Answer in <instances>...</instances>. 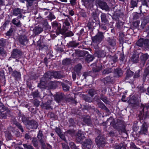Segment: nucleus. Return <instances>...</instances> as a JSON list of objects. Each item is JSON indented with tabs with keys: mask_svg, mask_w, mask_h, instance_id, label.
Returning a JSON list of instances; mask_svg holds the SVG:
<instances>
[{
	"mask_svg": "<svg viewBox=\"0 0 149 149\" xmlns=\"http://www.w3.org/2000/svg\"><path fill=\"white\" fill-rule=\"evenodd\" d=\"M95 141L97 145L99 147H102L104 146L105 141L103 137L99 136L95 139Z\"/></svg>",
	"mask_w": 149,
	"mask_h": 149,
	"instance_id": "obj_7",
	"label": "nucleus"
},
{
	"mask_svg": "<svg viewBox=\"0 0 149 149\" xmlns=\"http://www.w3.org/2000/svg\"><path fill=\"white\" fill-rule=\"evenodd\" d=\"M93 66V70L95 72L100 71L102 69V66L100 64H97L96 63H93L91 65Z\"/></svg>",
	"mask_w": 149,
	"mask_h": 149,
	"instance_id": "obj_17",
	"label": "nucleus"
},
{
	"mask_svg": "<svg viewBox=\"0 0 149 149\" xmlns=\"http://www.w3.org/2000/svg\"><path fill=\"white\" fill-rule=\"evenodd\" d=\"M22 55L21 51L17 49H13L11 54V57L12 58H16V61L18 62L19 59L20 58Z\"/></svg>",
	"mask_w": 149,
	"mask_h": 149,
	"instance_id": "obj_4",
	"label": "nucleus"
},
{
	"mask_svg": "<svg viewBox=\"0 0 149 149\" xmlns=\"http://www.w3.org/2000/svg\"><path fill=\"white\" fill-rule=\"evenodd\" d=\"M107 57L110 58V60L113 61L114 63H115L117 61V57L116 56H111L110 55H108Z\"/></svg>",
	"mask_w": 149,
	"mask_h": 149,
	"instance_id": "obj_46",
	"label": "nucleus"
},
{
	"mask_svg": "<svg viewBox=\"0 0 149 149\" xmlns=\"http://www.w3.org/2000/svg\"><path fill=\"white\" fill-rule=\"evenodd\" d=\"M38 0H26L27 2L26 6L27 7L29 8L30 7H31L33 6L34 2H38Z\"/></svg>",
	"mask_w": 149,
	"mask_h": 149,
	"instance_id": "obj_37",
	"label": "nucleus"
},
{
	"mask_svg": "<svg viewBox=\"0 0 149 149\" xmlns=\"http://www.w3.org/2000/svg\"><path fill=\"white\" fill-rule=\"evenodd\" d=\"M15 125L22 132H24V127L20 123H17L15 124Z\"/></svg>",
	"mask_w": 149,
	"mask_h": 149,
	"instance_id": "obj_49",
	"label": "nucleus"
},
{
	"mask_svg": "<svg viewBox=\"0 0 149 149\" xmlns=\"http://www.w3.org/2000/svg\"><path fill=\"white\" fill-rule=\"evenodd\" d=\"M82 67L81 64H79L76 65L74 68V71L76 72L77 75H79Z\"/></svg>",
	"mask_w": 149,
	"mask_h": 149,
	"instance_id": "obj_23",
	"label": "nucleus"
},
{
	"mask_svg": "<svg viewBox=\"0 0 149 149\" xmlns=\"http://www.w3.org/2000/svg\"><path fill=\"white\" fill-rule=\"evenodd\" d=\"M112 72V70L111 68H108L105 69L103 71V74H108Z\"/></svg>",
	"mask_w": 149,
	"mask_h": 149,
	"instance_id": "obj_50",
	"label": "nucleus"
},
{
	"mask_svg": "<svg viewBox=\"0 0 149 149\" xmlns=\"http://www.w3.org/2000/svg\"><path fill=\"white\" fill-rule=\"evenodd\" d=\"M106 122L107 123L108 122H109L110 125L112 126L113 127L115 128L116 127L115 120L113 118H110L107 119Z\"/></svg>",
	"mask_w": 149,
	"mask_h": 149,
	"instance_id": "obj_35",
	"label": "nucleus"
},
{
	"mask_svg": "<svg viewBox=\"0 0 149 149\" xmlns=\"http://www.w3.org/2000/svg\"><path fill=\"white\" fill-rule=\"evenodd\" d=\"M123 24L124 22L119 21L118 22L116 23V25L117 27L120 29L123 27Z\"/></svg>",
	"mask_w": 149,
	"mask_h": 149,
	"instance_id": "obj_59",
	"label": "nucleus"
},
{
	"mask_svg": "<svg viewBox=\"0 0 149 149\" xmlns=\"http://www.w3.org/2000/svg\"><path fill=\"white\" fill-rule=\"evenodd\" d=\"M98 57H104L106 55V53L104 50H100L97 52Z\"/></svg>",
	"mask_w": 149,
	"mask_h": 149,
	"instance_id": "obj_29",
	"label": "nucleus"
},
{
	"mask_svg": "<svg viewBox=\"0 0 149 149\" xmlns=\"http://www.w3.org/2000/svg\"><path fill=\"white\" fill-rule=\"evenodd\" d=\"M17 21L16 19H13L12 21V22L14 24L16 25L17 26H19L20 25L21 23L19 20L17 23H16Z\"/></svg>",
	"mask_w": 149,
	"mask_h": 149,
	"instance_id": "obj_58",
	"label": "nucleus"
},
{
	"mask_svg": "<svg viewBox=\"0 0 149 149\" xmlns=\"http://www.w3.org/2000/svg\"><path fill=\"white\" fill-rule=\"evenodd\" d=\"M142 8V9L144 13H145L147 11V9L149 8L148 3L146 1V0H143L142 2V5L139 7V9L140 10V13H141L142 12L141 11V8Z\"/></svg>",
	"mask_w": 149,
	"mask_h": 149,
	"instance_id": "obj_11",
	"label": "nucleus"
},
{
	"mask_svg": "<svg viewBox=\"0 0 149 149\" xmlns=\"http://www.w3.org/2000/svg\"><path fill=\"white\" fill-rule=\"evenodd\" d=\"M92 142L90 139H87L86 140L83 142V148L85 149L86 148L90 149L91 148Z\"/></svg>",
	"mask_w": 149,
	"mask_h": 149,
	"instance_id": "obj_10",
	"label": "nucleus"
},
{
	"mask_svg": "<svg viewBox=\"0 0 149 149\" xmlns=\"http://www.w3.org/2000/svg\"><path fill=\"white\" fill-rule=\"evenodd\" d=\"M148 131V126L145 123H143L141 127L140 133L141 134H146Z\"/></svg>",
	"mask_w": 149,
	"mask_h": 149,
	"instance_id": "obj_16",
	"label": "nucleus"
},
{
	"mask_svg": "<svg viewBox=\"0 0 149 149\" xmlns=\"http://www.w3.org/2000/svg\"><path fill=\"white\" fill-rule=\"evenodd\" d=\"M51 101L50 100H47V102L43 104V107L47 109H49L50 108V105Z\"/></svg>",
	"mask_w": 149,
	"mask_h": 149,
	"instance_id": "obj_39",
	"label": "nucleus"
},
{
	"mask_svg": "<svg viewBox=\"0 0 149 149\" xmlns=\"http://www.w3.org/2000/svg\"><path fill=\"white\" fill-rule=\"evenodd\" d=\"M61 85L62 86L63 90L65 91H69L70 87L67 85L63 83H61Z\"/></svg>",
	"mask_w": 149,
	"mask_h": 149,
	"instance_id": "obj_45",
	"label": "nucleus"
},
{
	"mask_svg": "<svg viewBox=\"0 0 149 149\" xmlns=\"http://www.w3.org/2000/svg\"><path fill=\"white\" fill-rule=\"evenodd\" d=\"M44 26L46 32H48L50 31L51 27L49 25L47 22H46L44 23Z\"/></svg>",
	"mask_w": 149,
	"mask_h": 149,
	"instance_id": "obj_47",
	"label": "nucleus"
},
{
	"mask_svg": "<svg viewBox=\"0 0 149 149\" xmlns=\"http://www.w3.org/2000/svg\"><path fill=\"white\" fill-rule=\"evenodd\" d=\"M144 47L149 48V40L144 39Z\"/></svg>",
	"mask_w": 149,
	"mask_h": 149,
	"instance_id": "obj_61",
	"label": "nucleus"
},
{
	"mask_svg": "<svg viewBox=\"0 0 149 149\" xmlns=\"http://www.w3.org/2000/svg\"><path fill=\"white\" fill-rule=\"evenodd\" d=\"M18 40L21 44L24 45L28 42V40L27 37L25 35L19 36Z\"/></svg>",
	"mask_w": 149,
	"mask_h": 149,
	"instance_id": "obj_8",
	"label": "nucleus"
},
{
	"mask_svg": "<svg viewBox=\"0 0 149 149\" xmlns=\"http://www.w3.org/2000/svg\"><path fill=\"white\" fill-rule=\"evenodd\" d=\"M98 92V91L97 90L91 89L88 91V93L92 97L94 95L97 93Z\"/></svg>",
	"mask_w": 149,
	"mask_h": 149,
	"instance_id": "obj_36",
	"label": "nucleus"
},
{
	"mask_svg": "<svg viewBox=\"0 0 149 149\" xmlns=\"http://www.w3.org/2000/svg\"><path fill=\"white\" fill-rule=\"evenodd\" d=\"M104 38V33L98 31L95 36L92 38V45L97 48L99 44L102 41Z\"/></svg>",
	"mask_w": 149,
	"mask_h": 149,
	"instance_id": "obj_1",
	"label": "nucleus"
},
{
	"mask_svg": "<svg viewBox=\"0 0 149 149\" xmlns=\"http://www.w3.org/2000/svg\"><path fill=\"white\" fill-rule=\"evenodd\" d=\"M84 3L88 6H91L93 3L94 0H83Z\"/></svg>",
	"mask_w": 149,
	"mask_h": 149,
	"instance_id": "obj_40",
	"label": "nucleus"
},
{
	"mask_svg": "<svg viewBox=\"0 0 149 149\" xmlns=\"http://www.w3.org/2000/svg\"><path fill=\"white\" fill-rule=\"evenodd\" d=\"M62 35L66 37H71L73 36L74 34L71 31H70L67 32H65Z\"/></svg>",
	"mask_w": 149,
	"mask_h": 149,
	"instance_id": "obj_57",
	"label": "nucleus"
},
{
	"mask_svg": "<svg viewBox=\"0 0 149 149\" xmlns=\"http://www.w3.org/2000/svg\"><path fill=\"white\" fill-rule=\"evenodd\" d=\"M69 144L71 149H79L73 142H71L69 143Z\"/></svg>",
	"mask_w": 149,
	"mask_h": 149,
	"instance_id": "obj_56",
	"label": "nucleus"
},
{
	"mask_svg": "<svg viewBox=\"0 0 149 149\" xmlns=\"http://www.w3.org/2000/svg\"><path fill=\"white\" fill-rule=\"evenodd\" d=\"M63 95L61 93L55 95V99L58 103H59L63 99Z\"/></svg>",
	"mask_w": 149,
	"mask_h": 149,
	"instance_id": "obj_24",
	"label": "nucleus"
},
{
	"mask_svg": "<svg viewBox=\"0 0 149 149\" xmlns=\"http://www.w3.org/2000/svg\"><path fill=\"white\" fill-rule=\"evenodd\" d=\"M5 136L6 139L8 140H10L12 138V136L10 133L8 131H6L5 132Z\"/></svg>",
	"mask_w": 149,
	"mask_h": 149,
	"instance_id": "obj_53",
	"label": "nucleus"
},
{
	"mask_svg": "<svg viewBox=\"0 0 149 149\" xmlns=\"http://www.w3.org/2000/svg\"><path fill=\"white\" fill-rule=\"evenodd\" d=\"M11 75L16 79H19L21 78V74L20 72L16 70H14L13 73Z\"/></svg>",
	"mask_w": 149,
	"mask_h": 149,
	"instance_id": "obj_31",
	"label": "nucleus"
},
{
	"mask_svg": "<svg viewBox=\"0 0 149 149\" xmlns=\"http://www.w3.org/2000/svg\"><path fill=\"white\" fill-rule=\"evenodd\" d=\"M114 147L116 149H126L123 146H120L118 144H116L115 145Z\"/></svg>",
	"mask_w": 149,
	"mask_h": 149,
	"instance_id": "obj_64",
	"label": "nucleus"
},
{
	"mask_svg": "<svg viewBox=\"0 0 149 149\" xmlns=\"http://www.w3.org/2000/svg\"><path fill=\"white\" fill-rule=\"evenodd\" d=\"M134 72L131 71L130 70H127L126 72V79H127L129 78H131L132 77L133 74Z\"/></svg>",
	"mask_w": 149,
	"mask_h": 149,
	"instance_id": "obj_38",
	"label": "nucleus"
},
{
	"mask_svg": "<svg viewBox=\"0 0 149 149\" xmlns=\"http://www.w3.org/2000/svg\"><path fill=\"white\" fill-rule=\"evenodd\" d=\"M141 109V111H140V113L139 114V116L140 117L142 116V119L146 118L147 117V114L146 113H145L144 112V109L146 108L147 109H149V104H145V105L141 104L140 107Z\"/></svg>",
	"mask_w": 149,
	"mask_h": 149,
	"instance_id": "obj_5",
	"label": "nucleus"
},
{
	"mask_svg": "<svg viewBox=\"0 0 149 149\" xmlns=\"http://www.w3.org/2000/svg\"><path fill=\"white\" fill-rule=\"evenodd\" d=\"M100 99L106 104H108L109 102L107 99V97L104 96L103 95H101Z\"/></svg>",
	"mask_w": 149,
	"mask_h": 149,
	"instance_id": "obj_52",
	"label": "nucleus"
},
{
	"mask_svg": "<svg viewBox=\"0 0 149 149\" xmlns=\"http://www.w3.org/2000/svg\"><path fill=\"white\" fill-rule=\"evenodd\" d=\"M33 103L35 106L37 107L39 105L40 102L38 100L35 99L33 100Z\"/></svg>",
	"mask_w": 149,
	"mask_h": 149,
	"instance_id": "obj_62",
	"label": "nucleus"
},
{
	"mask_svg": "<svg viewBox=\"0 0 149 149\" xmlns=\"http://www.w3.org/2000/svg\"><path fill=\"white\" fill-rule=\"evenodd\" d=\"M83 121L88 125H90L91 124V120L88 116L85 117L83 119Z\"/></svg>",
	"mask_w": 149,
	"mask_h": 149,
	"instance_id": "obj_32",
	"label": "nucleus"
},
{
	"mask_svg": "<svg viewBox=\"0 0 149 149\" xmlns=\"http://www.w3.org/2000/svg\"><path fill=\"white\" fill-rule=\"evenodd\" d=\"M115 72V74L118 77L121 76L123 74L122 71L120 69H116Z\"/></svg>",
	"mask_w": 149,
	"mask_h": 149,
	"instance_id": "obj_44",
	"label": "nucleus"
},
{
	"mask_svg": "<svg viewBox=\"0 0 149 149\" xmlns=\"http://www.w3.org/2000/svg\"><path fill=\"white\" fill-rule=\"evenodd\" d=\"M51 21L55 18V16L52 13H50L49 14L47 17Z\"/></svg>",
	"mask_w": 149,
	"mask_h": 149,
	"instance_id": "obj_63",
	"label": "nucleus"
},
{
	"mask_svg": "<svg viewBox=\"0 0 149 149\" xmlns=\"http://www.w3.org/2000/svg\"><path fill=\"white\" fill-rule=\"evenodd\" d=\"M101 18L102 22L104 23L105 24L109 23V21L107 18L105 14L102 13L101 15Z\"/></svg>",
	"mask_w": 149,
	"mask_h": 149,
	"instance_id": "obj_25",
	"label": "nucleus"
},
{
	"mask_svg": "<svg viewBox=\"0 0 149 149\" xmlns=\"http://www.w3.org/2000/svg\"><path fill=\"white\" fill-rule=\"evenodd\" d=\"M76 140L78 142H81L85 139V137L80 131H79L76 134Z\"/></svg>",
	"mask_w": 149,
	"mask_h": 149,
	"instance_id": "obj_14",
	"label": "nucleus"
},
{
	"mask_svg": "<svg viewBox=\"0 0 149 149\" xmlns=\"http://www.w3.org/2000/svg\"><path fill=\"white\" fill-rule=\"evenodd\" d=\"M139 56L138 54H135L133 55L130 59V61L134 63H136L139 61Z\"/></svg>",
	"mask_w": 149,
	"mask_h": 149,
	"instance_id": "obj_21",
	"label": "nucleus"
},
{
	"mask_svg": "<svg viewBox=\"0 0 149 149\" xmlns=\"http://www.w3.org/2000/svg\"><path fill=\"white\" fill-rule=\"evenodd\" d=\"M83 98L86 101L89 102H92L93 101V98L92 96L90 97L86 95H83Z\"/></svg>",
	"mask_w": 149,
	"mask_h": 149,
	"instance_id": "obj_33",
	"label": "nucleus"
},
{
	"mask_svg": "<svg viewBox=\"0 0 149 149\" xmlns=\"http://www.w3.org/2000/svg\"><path fill=\"white\" fill-rule=\"evenodd\" d=\"M106 41L107 43L109 46L114 47L116 45V40L113 38H107L106 39Z\"/></svg>",
	"mask_w": 149,
	"mask_h": 149,
	"instance_id": "obj_12",
	"label": "nucleus"
},
{
	"mask_svg": "<svg viewBox=\"0 0 149 149\" xmlns=\"http://www.w3.org/2000/svg\"><path fill=\"white\" fill-rule=\"evenodd\" d=\"M148 76H149V68L148 67L146 68L144 70L143 78V82L145 81L146 77Z\"/></svg>",
	"mask_w": 149,
	"mask_h": 149,
	"instance_id": "obj_27",
	"label": "nucleus"
},
{
	"mask_svg": "<svg viewBox=\"0 0 149 149\" xmlns=\"http://www.w3.org/2000/svg\"><path fill=\"white\" fill-rule=\"evenodd\" d=\"M144 39L143 38L140 39L136 43L137 45L139 47L144 46Z\"/></svg>",
	"mask_w": 149,
	"mask_h": 149,
	"instance_id": "obj_41",
	"label": "nucleus"
},
{
	"mask_svg": "<svg viewBox=\"0 0 149 149\" xmlns=\"http://www.w3.org/2000/svg\"><path fill=\"white\" fill-rule=\"evenodd\" d=\"M14 31V29L13 28H10L9 30L6 33V36H10L12 35Z\"/></svg>",
	"mask_w": 149,
	"mask_h": 149,
	"instance_id": "obj_54",
	"label": "nucleus"
},
{
	"mask_svg": "<svg viewBox=\"0 0 149 149\" xmlns=\"http://www.w3.org/2000/svg\"><path fill=\"white\" fill-rule=\"evenodd\" d=\"M23 11V9L17 8H16L13 10V15L15 16L18 15L17 18L18 19L21 18L22 17V13Z\"/></svg>",
	"mask_w": 149,
	"mask_h": 149,
	"instance_id": "obj_9",
	"label": "nucleus"
},
{
	"mask_svg": "<svg viewBox=\"0 0 149 149\" xmlns=\"http://www.w3.org/2000/svg\"><path fill=\"white\" fill-rule=\"evenodd\" d=\"M78 54H80L81 55L80 56H86V61L88 63L92 61L93 58V56L88 54V52L86 51H83L80 52L79 51H77V52Z\"/></svg>",
	"mask_w": 149,
	"mask_h": 149,
	"instance_id": "obj_3",
	"label": "nucleus"
},
{
	"mask_svg": "<svg viewBox=\"0 0 149 149\" xmlns=\"http://www.w3.org/2000/svg\"><path fill=\"white\" fill-rule=\"evenodd\" d=\"M52 26L54 28H56V36L59 34H63L67 31V29L65 27H63V29H61V25L58 24L57 21H54L52 23Z\"/></svg>",
	"mask_w": 149,
	"mask_h": 149,
	"instance_id": "obj_2",
	"label": "nucleus"
},
{
	"mask_svg": "<svg viewBox=\"0 0 149 149\" xmlns=\"http://www.w3.org/2000/svg\"><path fill=\"white\" fill-rule=\"evenodd\" d=\"M125 38L124 34L123 33H121L119 34V39L120 43L124 42Z\"/></svg>",
	"mask_w": 149,
	"mask_h": 149,
	"instance_id": "obj_42",
	"label": "nucleus"
},
{
	"mask_svg": "<svg viewBox=\"0 0 149 149\" xmlns=\"http://www.w3.org/2000/svg\"><path fill=\"white\" fill-rule=\"evenodd\" d=\"M31 95L33 96L34 98L38 97L39 96V93L38 90L32 92Z\"/></svg>",
	"mask_w": 149,
	"mask_h": 149,
	"instance_id": "obj_51",
	"label": "nucleus"
},
{
	"mask_svg": "<svg viewBox=\"0 0 149 149\" xmlns=\"http://www.w3.org/2000/svg\"><path fill=\"white\" fill-rule=\"evenodd\" d=\"M43 136V134L42 133V131L40 130H39L38 134L37 137L39 142L42 143H43V141L42 139V138Z\"/></svg>",
	"mask_w": 149,
	"mask_h": 149,
	"instance_id": "obj_34",
	"label": "nucleus"
},
{
	"mask_svg": "<svg viewBox=\"0 0 149 149\" xmlns=\"http://www.w3.org/2000/svg\"><path fill=\"white\" fill-rule=\"evenodd\" d=\"M149 55L147 53L142 54L140 57V58L141 62L143 63L144 65L147 60L148 58Z\"/></svg>",
	"mask_w": 149,
	"mask_h": 149,
	"instance_id": "obj_19",
	"label": "nucleus"
},
{
	"mask_svg": "<svg viewBox=\"0 0 149 149\" xmlns=\"http://www.w3.org/2000/svg\"><path fill=\"white\" fill-rule=\"evenodd\" d=\"M37 46L39 47V49H42L45 47H46V45L43 42L38 41L37 42Z\"/></svg>",
	"mask_w": 149,
	"mask_h": 149,
	"instance_id": "obj_43",
	"label": "nucleus"
},
{
	"mask_svg": "<svg viewBox=\"0 0 149 149\" xmlns=\"http://www.w3.org/2000/svg\"><path fill=\"white\" fill-rule=\"evenodd\" d=\"M102 9L107 10L109 9V7L107 3L103 1L97 4Z\"/></svg>",
	"mask_w": 149,
	"mask_h": 149,
	"instance_id": "obj_20",
	"label": "nucleus"
},
{
	"mask_svg": "<svg viewBox=\"0 0 149 149\" xmlns=\"http://www.w3.org/2000/svg\"><path fill=\"white\" fill-rule=\"evenodd\" d=\"M52 74L53 78L55 79H60L62 77V75L60 72L58 71H53Z\"/></svg>",
	"mask_w": 149,
	"mask_h": 149,
	"instance_id": "obj_26",
	"label": "nucleus"
},
{
	"mask_svg": "<svg viewBox=\"0 0 149 149\" xmlns=\"http://www.w3.org/2000/svg\"><path fill=\"white\" fill-rule=\"evenodd\" d=\"M94 99L97 102V104L99 107L101 109H103L106 106L96 96H95Z\"/></svg>",
	"mask_w": 149,
	"mask_h": 149,
	"instance_id": "obj_18",
	"label": "nucleus"
},
{
	"mask_svg": "<svg viewBox=\"0 0 149 149\" xmlns=\"http://www.w3.org/2000/svg\"><path fill=\"white\" fill-rule=\"evenodd\" d=\"M27 125V127L29 130L33 129H36L38 126V124L37 122L34 120H29Z\"/></svg>",
	"mask_w": 149,
	"mask_h": 149,
	"instance_id": "obj_6",
	"label": "nucleus"
},
{
	"mask_svg": "<svg viewBox=\"0 0 149 149\" xmlns=\"http://www.w3.org/2000/svg\"><path fill=\"white\" fill-rule=\"evenodd\" d=\"M22 120L23 123L25 125H27L28 123V122H29V120H28L24 116H22Z\"/></svg>",
	"mask_w": 149,
	"mask_h": 149,
	"instance_id": "obj_60",
	"label": "nucleus"
},
{
	"mask_svg": "<svg viewBox=\"0 0 149 149\" xmlns=\"http://www.w3.org/2000/svg\"><path fill=\"white\" fill-rule=\"evenodd\" d=\"M79 45V43L75 41L70 42L68 43V46L69 47H72L74 48Z\"/></svg>",
	"mask_w": 149,
	"mask_h": 149,
	"instance_id": "obj_30",
	"label": "nucleus"
},
{
	"mask_svg": "<svg viewBox=\"0 0 149 149\" xmlns=\"http://www.w3.org/2000/svg\"><path fill=\"white\" fill-rule=\"evenodd\" d=\"M102 81L104 84H107L108 83H112L114 81V80L113 77H111L110 76H107L104 78Z\"/></svg>",
	"mask_w": 149,
	"mask_h": 149,
	"instance_id": "obj_22",
	"label": "nucleus"
},
{
	"mask_svg": "<svg viewBox=\"0 0 149 149\" xmlns=\"http://www.w3.org/2000/svg\"><path fill=\"white\" fill-rule=\"evenodd\" d=\"M6 40L3 38L0 39V46L2 47L3 46L6 45Z\"/></svg>",
	"mask_w": 149,
	"mask_h": 149,
	"instance_id": "obj_55",
	"label": "nucleus"
},
{
	"mask_svg": "<svg viewBox=\"0 0 149 149\" xmlns=\"http://www.w3.org/2000/svg\"><path fill=\"white\" fill-rule=\"evenodd\" d=\"M43 31V29L39 26H36L33 29V33L36 36L38 35Z\"/></svg>",
	"mask_w": 149,
	"mask_h": 149,
	"instance_id": "obj_15",
	"label": "nucleus"
},
{
	"mask_svg": "<svg viewBox=\"0 0 149 149\" xmlns=\"http://www.w3.org/2000/svg\"><path fill=\"white\" fill-rule=\"evenodd\" d=\"M53 78L52 72L48 71L45 74L41 80L44 81L48 80Z\"/></svg>",
	"mask_w": 149,
	"mask_h": 149,
	"instance_id": "obj_13",
	"label": "nucleus"
},
{
	"mask_svg": "<svg viewBox=\"0 0 149 149\" xmlns=\"http://www.w3.org/2000/svg\"><path fill=\"white\" fill-rule=\"evenodd\" d=\"M32 143L35 147H37L38 146V141L36 137L32 138Z\"/></svg>",
	"mask_w": 149,
	"mask_h": 149,
	"instance_id": "obj_48",
	"label": "nucleus"
},
{
	"mask_svg": "<svg viewBox=\"0 0 149 149\" xmlns=\"http://www.w3.org/2000/svg\"><path fill=\"white\" fill-rule=\"evenodd\" d=\"M138 2V0H131L130 2V8L133 9L134 7H137Z\"/></svg>",
	"mask_w": 149,
	"mask_h": 149,
	"instance_id": "obj_28",
	"label": "nucleus"
}]
</instances>
